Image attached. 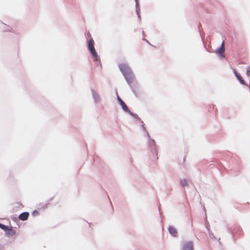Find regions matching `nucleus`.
<instances>
[{
  "mask_svg": "<svg viewBox=\"0 0 250 250\" xmlns=\"http://www.w3.org/2000/svg\"><path fill=\"white\" fill-rule=\"evenodd\" d=\"M8 228L9 227L8 226H6L3 224H0V228H1L2 229L4 230L5 232H6Z\"/></svg>",
  "mask_w": 250,
  "mask_h": 250,
  "instance_id": "9b49d317",
  "label": "nucleus"
},
{
  "mask_svg": "<svg viewBox=\"0 0 250 250\" xmlns=\"http://www.w3.org/2000/svg\"><path fill=\"white\" fill-rule=\"evenodd\" d=\"M29 216V213L28 212H24L19 215V218L21 220L25 221L28 219Z\"/></svg>",
  "mask_w": 250,
  "mask_h": 250,
  "instance_id": "20e7f679",
  "label": "nucleus"
},
{
  "mask_svg": "<svg viewBox=\"0 0 250 250\" xmlns=\"http://www.w3.org/2000/svg\"><path fill=\"white\" fill-rule=\"evenodd\" d=\"M233 73H234L235 76L236 77V78H237V79L238 80V81H239V82L242 84H244L245 83V81L243 79L242 77H241V76L240 75V74L239 73H238L236 70L235 69H234L233 70Z\"/></svg>",
  "mask_w": 250,
  "mask_h": 250,
  "instance_id": "39448f33",
  "label": "nucleus"
},
{
  "mask_svg": "<svg viewBox=\"0 0 250 250\" xmlns=\"http://www.w3.org/2000/svg\"><path fill=\"white\" fill-rule=\"evenodd\" d=\"M118 100L120 102V104L121 105L124 110H125L126 112L128 111L129 110H128V107L124 103V102L123 101H122V100L119 96L118 97Z\"/></svg>",
  "mask_w": 250,
  "mask_h": 250,
  "instance_id": "0eeeda50",
  "label": "nucleus"
},
{
  "mask_svg": "<svg viewBox=\"0 0 250 250\" xmlns=\"http://www.w3.org/2000/svg\"><path fill=\"white\" fill-rule=\"evenodd\" d=\"M119 67L127 83H131L133 80V75L131 70L128 66L125 64H121L119 65Z\"/></svg>",
  "mask_w": 250,
  "mask_h": 250,
  "instance_id": "f257e3e1",
  "label": "nucleus"
},
{
  "mask_svg": "<svg viewBox=\"0 0 250 250\" xmlns=\"http://www.w3.org/2000/svg\"><path fill=\"white\" fill-rule=\"evenodd\" d=\"M168 231L169 233L174 237H176L177 235V231L176 229L173 227H169L168 228Z\"/></svg>",
  "mask_w": 250,
  "mask_h": 250,
  "instance_id": "6e6552de",
  "label": "nucleus"
},
{
  "mask_svg": "<svg viewBox=\"0 0 250 250\" xmlns=\"http://www.w3.org/2000/svg\"><path fill=\"white\" fill-rule=\"evenodd\" d=\"M90 51V52L93 56V57L95 59V61H98L99 59V57L96 52V50L95 49V48H93L92 49H89Z\"/></svg>",
  "mask_w": 250,
  "mask_h": 250,
  "instance_id": "423d86ee",
  "label": "nucleus"
},
{
  "mask_svg": "<svg viewBox=\"0 0 250 250\" xmlns=\"http://www.w3.org/2000/svg\"><path fill=\"white\" fill-rule=\"evenodd\" d=\"M181 184L183 187L188 186V182L186 179H183L181 181Z\"/></svg>",
  "mask_w": 250,
  "mask_h": 250,
  "instance_id": "f8f14e48",
  "label": "nucleus"
},
{
  "mask_svg": "<svg viewBox=\"0 0 250 250\" xmlns=\"http://www.w3.org/2000/svg\"><path fill=\"white\" fill-rule=\"evenodd\" d=\"M6 233L7 235L12 236L15 235L16 231L11 228H8V229L6 232Z\"/></svg>",
  "mask_w": 250,
  "mask_h": 250,
  "instance_id": "1a4fd4ad",
  "label": "nucleus"
},
{
  "mask_svg": "<svg viewBox=\"0 0 250 250\" xmlns=\"http://www.w3.org/2000/svg\"><path fill=\"white\" fill-rule=\"evenodd\" d=\"M93 48H94V41L92 38H91L88 41V48L89 49H90Z\"/></svg>",
  "mask_w": 250,
  "mask_h": 250,
  "instance_id": "9d476101",
  "label": "nucleus"
},
{
  "mask_svg": "<svg viewBox=\"0 0 250 250\" xmlns=\"http://www.w3.org/2000/svg\"><path fill=\"white\" fill-rule=\"evenodd\" d=\"M247 74L248 76H250V70H247Z\"/></svg>",
  "mask_w": 250,
  "mask_h": 250,
  "instance_id": "ddd939ff",
  "label": "nucleus"
},
{
  "mask_svg": "<svg viewBox=\"0 0 250 250\" xmlns=\"http://www.w3.org/2000/svg\"><path fill=\"white\" fill-rule=\"evenodd\" d=\"M225 41H223L220 48L217 49L215 52L217 54L219 55L221 57H224V53L225 52Z\"/></svg>",
  "mask_w": 250,
  "mask_h": 250,
  "instance_id": "f03ea898",
  "label": "nucleus"
},
{
  "mask_svg": "<svg viewBox=\"0 0 250 250\" xmlns=\"http://www.w3.org/2000/svg\"><path fill=\"white\" fill-rule=\"evenodd\" d=\"M193 244L192 241L185 243L183 247V250H193Z\"/></svg>",
  "mask_w": 250,
  "mask_h": 250,
  "instance_id": "7ed1b4c3",
  "label": "nucleus"
}]
</instances>
